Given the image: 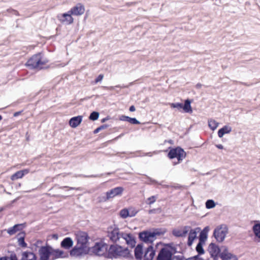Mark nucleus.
Here are the masks:
<instances>
[{
	"label": "nucleus",
	"mask_w": 260,
	"mask_h": 260,
	"mask_svg": "<svg viewBox=\"0 0 260 260\" xmlns=\"http://www.w3.org/2000/svg\"><path fill=\"white\" fill-rule=\"evenodd\" d=\"M102 87L104 88V89H110L111 90L114 89V87H113V86H110V87L103 86Z\"/></svg>",
	"instance_id": "obj_60"
},
{
	"label": "nucleus",
	"mask_w": 260,
	"mask_h": 260,
	"mask_svg": "<svg viewBox=\"0 0 260 260\" xmlns=\"http://www.w3.org/2000/svg\"><path fill=\"white\" fill-rule=\"evenodd\" d=\"M190 229V226L186 225L183 227L182 231L175 229L173 230L172 233L176 237H185Z\"/></svg>",
	"instance_id": "obj_20"
},
{
	"label": "nucleus",
	"mask_w": 260,
	"mask_h": 260,
	"mask_svg": "<svg viewBox=\"0 0 260 260\" xmlns=\"http://www.w3.org/2000/svg\"><path fill=\"white\" fill-rule=\"evenodd\" d=\"M137 213H138V211L133 210L131 212H129V217H134L137 214Z\"/></svg>",
	"instance_id": "obj_50"
},
{
	"label": "nucleus",
	"mask_w": 260,
	"mask_h": 260,
	"mask_svg": "<svg viewBox=\"0 0 260 260\" xmlns=\"http://www.w3.org/2000/svg\"><path fill=\"white\" fill-rule=\"evenodd\" d=\"M109 119V117H108V116H107V117H105V118H103V119L101 120V122L104 123V122H106V121L107 120H108Z\"/></svg>",
	"instance_id": "obj_59"
},
{
	"label": "nucleus",
	"mask_w": 260,
	"mask_h": 260,
	"mask_svg": "<svg viewBox=\"0 0 260 260\" xmlns=\"http://www.w3.org/2000/svg\"><path fill=\"white\" fill-rule=\"evenodd\" d=\"M107 245L103 242H96L94 245L91 247H89L90 252L89 254H94L98 256H105V247Z\"/></svg>",
	"instance_id": "obj_9"
},
{
	"label": "nucleus",
	"mask_w": 260,
	"mask_h": 260,
	"mask_svg": "<svg viewBox=\"0 0 260 260\" xmlns=\"http://www.w3.org/2000/svg\"><path fill=\"white\" fill-rule=\"evenodd\" d=\"M104 77V75L103 74H100L95 79V83H98L99 82L101 81Z\"/></svg>",
	"instance_id": "obj_47"
},
{
	"label": "nucleus",
	"mask_w": 260,
	"mask_h": 260,
	"mask_svg": "<svg viewBox=\"0 0 260 260\" xmlns=\"http://www.w3.org/2000/svg\"><path fill=\"white\" fill-rule=\"evenodd\" d=\"M120 216L123 219H125L129 216V211L126 208H124L120 210L119 213Z\"/></svg>",
	"instance_id": "obj_36"
},
{
	"label": "nucleus",
	"mask_w": 260,
	"mask_h": 260,
	"mask_svg": "<svg viewBox=\"0 0 260 260\" xmlns=\"http://www.w3.org/2000/svg\"><path fill=\"white\" fill-rule=\"evenodd\" d=\"M123 232H120L119 229L115 226H110L108 229L107 237L113 243H116L121 238V235Z\"/></svg>",
	"instance_id": "obj_8"
},
{
	"label": "nucleus",
	"mask_w": 260,
	"mask_h": 260,
	"mask_svg": "<svg viewBox=\"0 0 260 260\" xmlns=\"http://www.w3.org/2000/svg\"><path fill=\"white\" fill-rule=\"evenodd\" d=\"M252 230L255 236L259 239L258 242L260 241V222L255 223L252 227Z\"/></svg>",
	"instance_id": "obj_33"
},
{
	"label": "nucleus",
	"mask_w": 260,
	"mask_h": 260,
	"mask_svg": "<svg viewBox=\"0 0 260 260\" xmlns=\"http://www.w3.org/2000/svg\"><path fill=\"white\" fill-rule=\"evenodd\" d=\"M111 174H112V173H110V172H109V173H106V174H107V175H111Z\"/></svg>",
	"instance_id": "obj_64"
},
{
	"label": "nucleus",
	"mask_w": 260,
	"mask_h": 260,
	"mask_svg": "<svg viewBox=\"0 0 260 260\" xmlns=\"http://www.w3.org/2000/svg\"><path fill=\"white\" fill-rule=\"evenodd\" d=\"M84 12L85 7L84 5L81 3H78L70 10V14L74 16L81 15Z\"/></svg>",
	"instance_id": "obj_18"
},
{
	"label": "nucleus",
	"mask_w": 260,
	"mask_h": 260,
	"mask_svg": "<svg viewBox=\"0 0 260 260\" xmlns=\"http://www.w3.org/2000/svg\"><path fill=\"white\" fill-rule=\"evenodd\" d=\"M143 243H139L134 247V257L136 260H143L144 253Z\"/></svg>",
	"instance_id": "obj_17"
},
{
	"label": "nucleus",
	"mask_w": 260,
	"mask_h": 260,
	"mask_svg": "<svg viewBox=\"0 0 260 260\" xmlns=\"http://www.w3.org/2000/svg\"><path fill=\"white\" fill-rule=\"evenodd\" d=\"M208 251L210 253V256L215 255H220L222 254L221 249L214 243H211L208 246Z\"/></svg>",
	"instance_id": "obj_19"
},
{
	"label": "nucleus",
	"mask_w": 260,
	"mask_h": 260,
	"mask_svg": "<svg viewBox=\"0 0 260 260\" xmlns=\"http://www.w3.org/2000/svg\"><path fill=\"white\" fill-rule=\"evenodd\" d=\"M39 254L40 260H50L52 254V246L48 244L41 246L39 250Z\"/></svg>",
	"instance_id": "obj_10"
},
{
	"label": "nucleus",
	"mask_w": 260,
	"mask_h": 260,
	"mask_svg": "<svg viewBox=\"0 0 260 260\" xmlns=\"http://www.w3.org/2000/svg\"><path fill=\"white\" fill-rule=\"evenodd\" d=\"M186 260H204V259L199 255H196L187 258Z\"/></svg>",
	"instance_id": "obj_43"
},
{
	"label": "nucleus",
	"mask_w": 260,
	"mask_h": 260,
	"mask_svg": "<svg viewBox=\"0 0 260 260\" xmlns=\"http://www.w3.org/2000/svg\"><path fill=\"white\" fill-rule=\"evenodd\" d=\"M22 172L21 171H18L12 175L11 177V179L12 180H15L16 179L21 178L23 177Z\"/></svg>",
	"instance_id": "obj_39"
},
{
	"label": "nucleus",
	"mask_w": 260,
	"mask_h": 260,
	"mask_svg": "<svg viewBox=\"0 0 260 260\" xmlns=\"http://www.w3.org/2000/svg\"><path fill=\"white\" fill-rule=\"evenodd\" d=\"M26 226L25 222L19 224H16L12 227L9 228L7 230V233L10 235H13L18 231H22Z\"/></svg>",
	"instance_id": "obj_22"
},
{
	"label": "nucleus",
	"mask_w": 260,
	"mask_h": 260,
	"mask_svg": "<svg viewBox=\"0 0 260 260\" xmlns=\"http://www.w3.org/2000/svg\"><path fill=\"white\" fill-rule=\"evenodd\" d=\"M108 126H109V125L108 124H103V125L100 126L99 127H97L96 128H95L93 131V134H98L100 131H101L102 129H104L107 128Z\"/></svg>",
	"instance_id": "obj_41"
},
{
	"label": "nucleus",
	"mask_w": 260,
	"mask_h": 260,
	"mask_svg": "<svg viewBox=\"0 0 260 260\" xmlns=\"http://www.w3.org/2000/svg\"><path fill=\"white\" fill-rule=\"evenodd\" d=\"M12 260H18L16 255H14L12 257Z\"/></svg>",
	"instance_id": "obj_61"
},
{
	"label": "nucleus",
	"mask_w": 260,
	"mask_h": 260,
	"mask_svg": "<svg viewBox=\"0 0 260 260\" xmlns=\"http://www.w3.org/2000/svg\"><path fill=\"white\" fill-rule=\"evenodd\" d=\"M124 190L123 187L118 186L112 188L106 192V197H103V201H106L110 199L113 198L116 196H120Z\"/></svg>",
	"instance_id": "obj_11"
},
{
	"label": "nucleus",
	"mask_w": 260,
	"mask_h": 260,
	"mask_svg": "<svg viewBox=\"0 0 260 260\" xmlns=\"http://www.w3.org/2000/svg\"><path fill=\"white\" fill-rule=\"evenodd\" d=\"M51 238L54 240H57L58 238V235L57 234H53L51 236Z\"/></svg>",
	"instance_id": "obj_52"
},
{
	"label": "nucleus",
	"mask_w": 260,
	"mask_h": 260,
	"mask_svg": "<svg viewBox=\"0 0 260 260\" xmlns=\"http://www.w3.org/2000/svg\"><path fill=\"white\" fill-rule=\"evenodd\" d=\"M42 243H43L42 241H41L40 240H37L35 243H34L33 244L31 245V250H33L34 247H35V250H36V248L37 247L40 248L41 246H42L41 245H42Z\"/></svg>",
	"instance_id": "obj_40"
},
{
	"label": "nucleus",
	"mask_w": 260,
	"mask_h": 260,
	"mask_svg": "<svg viewBox=\"0 0 260 260\" xmlns=\"http://www.w3.org/2000/svg\"><path fill=\"white\" fill-rule=\"evenodd\" d=\"M103 175V174H96V175H83L84 177L86 178H99L101 177Z\"/></svg>",
	"instance_id": "obj_46"
},
{
	"label": "nucleus",
	"mask_w": 260,
	"mask_h": 260,
	"mask_svg": "<svg viewBox=\"0 0 260 260\" xmlns=\"http://www.w3.org/2000/svg\"><path fill=\"white\" fill-rule=\"evenodd\" d=\"M123 134H120L119 136H118V137H117L116 138H115V139H118V138H120L122 136H123Z\"/></svg>",
	"instance_id": "obj_63"
},
{
	"label": "nucleus",
	"mask_w": 260,
	"mask_h": 260,
	"mask_svg": "<svg viewBox=\"0 0 260 260\" xmlns=\"http://www.w3.org/2000/svg\"><path fill=\"white\" fill-rule=\"evenodd\" d=\"M228 233V228L225 224H221L215 228L213 236L217 242H222Z\"/></svg>",
	"instance_id": "obj_6"
},
{
	"label": "nucleus",
	"mask_w": 260,
	"mask_h": 260,
	"mask_svg": "<svg viewBox=\"0 0 260 260\" xmlns=\"http://www.w3.org/2000/svg\"><path fill=\"white\" fill-rule=\"evenodd\" d=\"M162 248L172 256H173L174 254L178 252L177 248L174 246V244L172 242L164 244Z\"/></svg>",
	"instance_id": "obj_28"
},
{
	"label": "nucleus",
	"mask_w": 260,
	"mask_h": 260,
	"mask_svg": "<svg viewBox=\"0 0 260 260\" xmlns=\"http://www.w3.org/2000/svg\"><path fill=\"white\" fill-rule=\"evenodd\" d=\"M121 238L125 240L126 244L131 248H134L136 246V239L132 234L123 232L121 235Z\"/></svg>",
	"instance_id": "obj_14"
},
{
	"label": "nucleus",
	"mask_w": 260,
	"mask_h": 260,
	"mask_svg": "<svg viewBox=\"0 0 260 260\" xmlns=\"http://www.w3.org/2000/svg\"><path fill=\"white\" fill-rule=\"evenodd\" d=\"M160 229H153L152 231L145 230L138 234L140 241L147 244H152L156 239V236L164 235Z\"/></svg>",
	"instance_id": "obj_3"
},
{
	"label": "nucleus",
	"mask_w": 260,
	"mask_h": 260,
	"mask_svg": "<svg viewBox=\"0 0 260 260\" xmlns=\"http://www.w3.org/2000/svg\"><path fill=\"white\" fill-rule=\"evenodd\" d=\"M83 116L78 115L72 117L69 120V124L72 128H76L81 123Z\"/></svg>",
	"instance_id": "obj_27"
},
{
	"label": "nucleus",
	"mask_w": 260,
	"mask_h": 260,
	"mask_svg": "<svg viewBox=\"0 0 260 260\" xmlns=\"http://www.w3.org/2000/svg\"><path fill=\"white\" fill-rule=\"evenodd\" d=\"M119 119L121 121H127L133 124H140L141 123L136 118L130 117L124 115H121Z\"/></svg>",
	"instance_id": "obj_30"
},
{
	"label": "nucleus",
	"mask_w": 260,
	"mask_h": 260,
	"mask_svg": "<svg viewBox=\"0 0 260 260\" xmlns=\"http://www.w3.org/2000/svg\"><path fill=\"white\" fill-rule=\"evenodd\" d=\"M20 260H37V256L31 251H25L22 253Z\"/></svg>",
	"instance_id": "obj_25"
},
{
	"label": "nucleus",
	"mask_w": 260,
	"mask_h": 260,
	"mask_svg": "<svg viewBox=\"0 0 260 260\" xmlns=\"http://www.w3.org/2000/svg\"><path fill=\"white\" fill-rule=\"evenodd\" d=\"M21 172H22L23 173V176H24L25 175H26L27 174H28L29 172V170L28 169H24V170H20Z\"/></svg>",
	"instance_id": "obj_51"
},
{
	"label": "nucleus",
	"mask_w": 260,
	"mask_h": 260,
	"mask_svg": "<svg viewBox=\"0 0 260 260\" xmlns=\"http://www.w3.org/2000/svg\"><path fill=\"white\" fill-rule=\"evenodd\" d=\"M215 146L217 148L219 149H222L223 148V146L221 144H217Z\"/></svg>",
	"instance_id": "obj_57"
},
{
	"label": "nucleus",
	"mask_w": 260,
	"mask_h": 260,
	"mask_svg": "<svg viewBox=\"0 0 260 260\" xmlns=\"http://www.w3.org/2000/svg\"><path fill=\"white\" fill-rule=\"evenodd\" d=\"M69 188L70 190H80V187H69L67 186H64L60 187V188Z\"/></svg>",
	"instance_id": "obj_49"
},
{
	"label": "nucleus",
	"mask_w": 260,
	"mask_h": 260,
	"mask_svg": "<svg viewBox=\"0 0 260 260\" xmlns=\"http://www.w3.org/2000/svg\"><path fill=\"white\" fill-rule=\"evenodd\" d=\"M74 242L71 237H66L60 242V247L66 250H69L73 246Z\"/></svg>",
	"instance_id": "obj_24"
},
{
	"label": "nucleus",
	"mask_w": 260,
	"mask_h": 260,
	"mask_svg": "<svg viewBox=\"0 0 260 260\" xmlns=\"http://www.w3.org/2000/svg\"><path fill=\"white\" fill-rule=\"evenodd\" d=\"M129 110L130 112H134L136 110L135 107L134 105H132L129 107Z\"/></svg>",
	"instance_id": "obj_55"
},
{
	"label": "nucleus",
	"mask_w": 260,
	"mask_h": 260,
	"mask_svg": "<svg viewBox=\"0 0 260 260\" xmlns=\"http://www.w3.org/2000/svg\"><path fill=\"white\" fill-rule=\"evenodd\" d=\"M99 113L96 111H92L89 115V119L92 121H95L98 119L99 117Z\"/></svg>",
	"instance_id": "obj_38"
},
{
	"label": "nucleus",
	"mask_w": 260,
	"mask_h": 260,
	"mask_svg": "<svg viewBox=\"0 0 260 260\" xmlns=\"http://www.w3.org/2000/svg\"><path fill=\"white\" fill-rule=\"evenodd\" d=\"M201 86H202V84H200V83H198V84L196 85V87H197V88H201Z\"/></svg>",
	"instance_id": "obj_62"
},
{
	"label": "nucleus",
	"mask_w": 260,
	"mask_h": 260,
	"mask_svg": "<svg viewBox=\"0 0 260 260\" xmlns=\"http://www.w3.org/2000/svg\"><path fill=\"white\" fill-rule=\"evenodd\" d=\"M216 205L215 202L211 199L207 200L205 203V206L207 209L213 208Z\"/></svg>",
	"instance_id": "obj_37"
},
{
	"label": "nucleus",
	"mask_w": 260,
	"mask_h": 260,
	"mask_svg": "<svg viewBox=\"0 0 260 260\" xmlns=\"http://www.w3.org/2000/svg\"><path fill=\"white\" fill-rule=\"evenodd\" d=\"M209 230L210 228L209 226H205L202 230H201L199 236V242L206 243Z\"/></svg>",
	"instance_id": "obj_26"
},
{
	"label": "nucleus",
	"mask_w": 260,
	"mask_h": 260,
	"mask_svg": "<svg viewBox=\"0 0 260 260\" xmlns=\"http://www.w3.org/2000/svg\"><path fill=\"white\" fill-rule=\"evenodd\" d=\"M205 244V243L199 242L196 247V250L198 254L197 255H199L201 256V255L204 254L205 253V251L203 248L204 245Z\"/></svg>",
	"instance_id": "obj_32"
},
{
	"label": "nucleus",
	"mask_w": 260,
	"mask_h": 260,
	"mask_svg": "<svg viewBox=\"0 0 260 260\" xmlns=\"http://www.w3.org/2000/svg\"><path fill=\"white\" fill-rule=\"evenodd\" d=\"M221 259V260H238L237 256L230 252L226 247L222 250Z\"/></svg>",
	"instance_id": "obj_21"
},
{
	"label": "nucleus",
	"mask_w": 260,
	"mask_h": 260,
	"mask_svg": "<svg viewBox=\"0 0 260 260\" xmlns=\"http://www.w3.org/2000/svg\"><path fill=\"white\" fill-rule=\"evenodd\" d=\"M70 14V10L63 14H58L57 16L58 19L62 23L70 24L73 22L74 19Z\"/></svg>",
	"instance_id": "obj_15"
},
{
	"label": "nucleus",
	"mask_w": 260,
	"mask_h": 260,
	"mask_svg": "<svg viewBox=\"0 0 260 260\" xmlns=\"http://www.w3.org/2000/svg\"><path fill=\"white\" fill-rule=\"evenodd\" d=\"M76 245L70 251L72 257H80L89 253V247L87 246L89 237L87 232L78 231L76 234Z\"/></svg>",
	"instance_id": "obj_1"
},
{
	"label": "nucleus",
	"mask_w": 260,
	"mask_h": 260,
	"mask_svg": "<svg viewBox=\"0 0 260 260\" xmlns=\"http://www.w3.org/2000/svg\"><path fill=\"white\" fill-rule=\"evenodd\" d=\"M143 156H148L151 157V156H152V152H150L145 153L143 155Z\"/></svg>",
	"instance_id": "obj_58"
},
{
	"label": "nucleus",
	"mask_w": 260,
	"mask_h": 260,
	"mask_svg": "<svg viewBox=\"0 0 260 260\" xmlns=\"http://www.w3.org/2000/svg\"><path fill=\"white\" fill-rule=\"evenodd\" d=\"M25 236V233L24 231L20 232L17 235L18 245L22 248H26L27 246V243L25 242L24 240Z\"/></svg>",
	"instance_id": "obj_29"
},
{
	"label": "nucleus",
	"mask_w": 260,
	"mask_h": 260,
	"mask_svg": "<svg viewBox=\"0 0 260 260\" xmlns=\"http://www.w3.org/2000/svg\"><path fill=\"white\" fill-rule=\"evenodd\" d=\"M169 151L168 153L167 156L170 159L176 158L177 162H173V165L175 166L180 163L184 158L186 157V153L184 149L180 146L175 147H169Z\"/></svg>",
	"instance_id": "obj_4"
},
{
	"label": "nucleus",
	"mask_w": 260,
	"mask_h": 260,
	"mask_svg": "<svg viewBox=\"0 0 260 260\" xmlns=\"http://www.w3.org/2000/svg\"><path fill=\"white\" fill-rule=\"evenodd\" d=\"M211 258L213 259V260H218L219 258H220V255H215L213 256H210Z\"/></svg>",
	"instance_id": "obj_56"
},
{
	"label": "nucleus",
	"mask_w": 260,
	"mask_h": 260,
	"mask_svg": "<svg viewBox=\"0 0 260 260\" xmlns=\"http://www.w3.org/2000/svg\"><path fill=\"white\" fill-rule=\"evenodd\" d=\"M218 124V122L214 120H208V126L213 131L215 130L217 127Z\"/></svg>",
	"instance_id": "obj_35"
},
{
	"label": "nucleus",
	"mask_w": 260,
	"mask_h": 260,
	"mask_svg": "<svg viewBox=\"0 0 260 260\" xmlns=\"http://www.w3.org/2000/svg\"><path fill=\"white\" fill-rule=\"evenodd\" d=\"M156 260H173V258L165 249L162 248L158 252Z\"/></svg>",
	"instance_id": "obj_23"
},
{
	"label": "nucleus",
	"mask_w": 260,
	"mask_h": 260,
	"mask_svg": "<svg viewBox=\"0 0 260 260\" xmlns=\"http://www.w3.org/2000/svg\"><path fill=\"white\" fill-rule=\"evenodd\" d=\"M8 12H9L10 13H11L13 15H19V13L17 11L14 10V9H8Z\"/></svg>",
	"instance_id": "obj_48"
},
{
	"label": "nucleus",
	"mask_w": 260,
	"mask_h": 260,
	"mask_svg": "<svg viewBox=\"0 0 260 260\" xmlns=\"http://www.w3.org/2000/svg\"><path fill=\"white\" fill-rule=\"evenodd\" d=\"M16 255L14 252H12L10 256H4L0 257V260H12V257L14 255Z\"/></svg>",
	"instance_id": "obj_44"
},
{
	"label": "nucleus",
	"mask_w": 260,
	"mask_h": 260,
	"mask_svg": "<svg viewBox=\"0 0 260 260\" xmlns=\"http://www.w3.org/2000/svg\"><path fill=\"white\" fill-rule=\"evenodd\" d=\"M155 255V250L153 245H150L145 249L143 260H153Z\"/></svg>",
	"instance_id": "obj_16"
},
{
	"label": "nucleus",
	"mask_w": 260,
	"mask_h": 260,
	"mask_svg": "<svg viewBox=\"0 0 260 260\" xmlns=\"http://www.w3.org/2000/svg\"><path fill=\"white\" fill-rule=\"evenodd\" d=\"M48 62L46 59L42 60V55L41 53L34 55L26 62L25 65L29 69H42V65L46 64Z\"/></svg>",
	"instance_id": "obj_5"
},
{
	"label": "nucleus",
	"mask_w": 260,
	"mask_h": 260,
	"mask_svg": "<svg viewBox=\"0 0 260 260\" xmlns=\"http://www.w3.org/2000/svg\"><path fill=\"white\" fill-rule=\"evenodd\" d=\"M232 131V127L228 125H224L218 131V136L222 138L224 135L229 134Z\"/></svg>",
	"instance_id": "obj_31"
},
{
	"label": "nucleus",
	"mask_w": 260,
	"mask_h": 260,
	"mask_svg": "<svg viewBox=\"0 0 260 260\" xmlns=\"http://www.w3.org/2000/svg\"><path fill=\"white\" fill-rule=\"evenodd\" d=\"M191 103V100L187 99L185 100L184 104L181 103H173L170 104V106L172 108H176L180 111L182 110L185 113H190L192 112Z\"/></svg>",
	"instance_id": "obj_7"
},
{
	"label": "nucleus",
	"mask_w": 260,
	"mask_h": 260,
	"mask_svg": "<svg viewBox=\"0 0 260 260\" xmlns=\"http://www.w3.org/2000/svg\"><path fill=\"white\" fill-rule=\"evenodd\" d=\"M173 258V260L174 259L176 260H186L187 259L183 255H174Z\"/></svg>",
	"instance_id": "obj_45"
},
{
	"label": "nucleus",
	"mask_w": 260,
	"mask_h": 260,
	"mask_svg": "<svg viewBox=\"0 0 260 260\" xmlns=\"http://www.w3.org/2000/svg\"><path fill=\"white\" fill-rule=\"evenodd\" d=\"M23 111H18V112H15L14 114H13V116L14 117H17L18 116H19V115H20L21 114V113Z\"/></svg>",
	"instance_id": "obj_53"
},
{
	"label": "nucleus",
	"mask_w": 260,
	"mask_h": 260,
	"mask_svg": "<svg viewBox=\"0 0 260 260\" xmlns=\"http://www.w3.org/2000/svg\"><path fill=\"white\" fill-rule=\"evenodd\" d=\"M201 231V228L197 227L194 229H190L189 230V234L187 239V245L188 247H190L192 245L193 243L197 238V234Z\"/></svg>",
	"instance_id": "obj_12"
},
{
	"label": "nucleus",
	"mask_w": 260,
	"mask_h": 260,
	"mask_svg": "<svg viewBox=\"0 0 260 260\" xmlns=\"http://www.w3.org/2000/svg\"><path fill=\"white\" fill-rule=\"evenodd\" d=\"M122 257L125 258L133 259L134 256L127 247H123L116 243L110 245L108 253H106L105 257L108 258H117Z\"/></svg>",
	"instance_id": "obj_2"
},
{
	"label": "nucleus",
	"mask_w": 260,
	"mask_h": 260,
	"mask_svg": "<svg viewBox=\"0 0 260 260\" xmlns=\"http://www.w3.org/2000/svg\"><path fill=\"white\" fill-rule=\"evenodd\" d=\"M69 256L68 252H65L59 249H54L52 247V254L50 260H55L56 259L60 258H68Z\"/></svg>",
	"instance_id": "obj_13"
},
{
	"label": "nucleus",
	"mask_w": 260,
	"mask_h": 260,
	"mask_svg": "<svg viewBox=\"0 0 260 260\" xmlns=\"http://www.w3.org/2000/svg\"><path fill=\"white\" fill-rule=\"evenodd\" d=\"M146 178L148 179V180L150 182L149 183H148L149 184H158L160 185H162L165 188H167L169 187V185H163L162 183L164 182V181H161V182L159 183L156 180L151 178V177L145 175Z\"/></svg>",
	"instance_id": "obj_34"
},
{
	"label": "nucleus",
	"mask_w": 260,
	"mask_h": 260,
	"mask_svg": "<svg viewBox=\"0 0 260 260\" xmlns=\"http://www.w3.org/2000/svg\"><path fill=\"white\" fill-rule=\"evenodd\" d=\"M157 209H150L148 211L149 214H154L156 213Z\"/></svg>",
	"instance_id": "obj_54"
},
{
	"label": "nucleus",
	"mask_w": 260,
	"mask_h": 260,
	"mask_svg": "<svg viewBox=\"0 0 260 260\" xmlns=\"http://www.w3.org/2000/svg\"><path fill=\"white\" fill-rule=\"evenodd\" d=\"M156 201V197L155 196H151L150 197L147 199V204L148 205H151L154 203Z\"/></svg>",
	"instance_id": "obj_42"
}]
</instances>
